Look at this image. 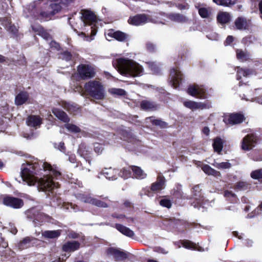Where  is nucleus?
Returning <instances> with one entry per match:
<instances>
[{"label": "nucleus", "instance_id": "obj_1", "mask_svg": "<svg viewBox=\"0 0 262 262\" xmlns=\"http://www.w3.org/2000/svg\"><path fill=\"white\" fill-rule=\"evenodd\" d=\"M60 176L61 173L50 164L35 160L32 163L23 164L20 177L16 178L15 180L29 186L37 184L39 190L51 191L58 187V184L53 181V178L58 179Z\"/></svg>", "mask_w": 262, "mask_h": 262}, {"label": "nucleus", "instance_id": "obj_2", "mask_svg": "<svg viewBox=\"0 0 262 262\" xmlns=\"http://www.w3.org/2000/svg\"><path fill=\"white\" fill-rule=\"evenodd\" d=\"M72 0H37L24 9L26 17L48 20L66 7Z\"/></svg>", "mask_w": 262, "mask_h": 262}, {"label": "nucleus", "instance_id": "obj_3", "mask_svg": "<svg viewBox=\"0 0 262 262\" xmlns=\"http://www.w3.org/2000/svg\"><path fill=\"white\" fill-rule=\"evenodd\" d=\"M113 64L122 75L130 77L141 76L143 74V68L133 60L120 58L113 61Z\"/></svg>", "mask_w": 262, "mask_h": 262}, {"label": "nucleus", "instance_id": "obj_4", "mask_svg": "<svg viewBox=\"0 0 262 262\" xmlns=\"http://www.w3.org/2000/svg\"><path fill=\"white\" fill-rule=\"evenodd\" d=\"M81 19L84 27L88 25L91 30L90 38L87 37L88 41H91L94 39V36L96 34L97 29L95 28L97 21V17L95 14L90 10L82 11Z\"/></svg>", "mask_w": 262, "mask_h": 262}, {"label": "nucleus", "instance_id": "obj_5", "mask_svg": "<svg viewBox=\"0 0 262 262\" xmlns=\"http://www.w3.org/2000/svg\"><path fill=\"white\" fill-rule=\"evenodd\" d=\"M84 89L91 97L95 99L101 100L104 98L105 93L103 86L98 81H90L85 84Z\"/></svg>", "mask_w": 262, "mask_h": 262}, {"label": "nucleus", "instance_id": "obj_6", "mask_svg": "<svg viewBox=\"0 0 262 262\" xmlns=\"http://www.w3.org/2000/svg\"><path fill=\"white\" fill-rule=\"evenodd\" d=\"M77 72L82 79H88L95 75L94 68L88 64H80L77 67Z\"/></svg>", "mask_w": 262, "mask_h": 262}, {"label": "nucleus", "instance_id": "obj_7", "mask_svg": "<svg viewBox=\"0 0 262 262\" xmlns=\"http://www.w3.org/2000/svg\"><path fill=\"white\" fill-rule=\"evenodd\" d=\"M76 197L84 203H89L98 207L106 208L108 207L107 204L105 202L94 198L90 195L78 193L76 195Z\"/></svg>", "mask_w": 262, "mask_h": 262}, {"label": "nucleus", "instance_id": "obj_8", "mask_svg": "<svg viewBox=\"0 0 262 262\" xmlns=\"http://www.w3.org/2000/svg\"><path fill=\"white\" fill-rule=\"evenodd\" d=\"M187 92L189 95L200 99H205L207 98L206 89L203 85H190L188 89Z\"/></svg>", "mask_w": 262, "mask_h": 262}, {"label": "nucleus", "instance_id": "obj_9", "mask_svg": "<svg viewBox=\"0 0 262 262\" xmlns=\"http://www.w3.org/2000/svg\"><path fill=\"white\" fill-rule=\"evenodd\" d=\"M184 105L192 111L200 109H209L211 107V103L209 101H205L204 102H195L193 101H185L183 102Z\"/></svg>", "mask_w": 262, "mask_h": 262}, {"label": "nucleus", "instance_id": "obj_10", "mask_svg": "<svg viewBox=\"0 0 262 262\" xmlns=\"http://www.w3.org/2000/svg\"><path fill=\"white\" fill-rule=\"evenodd\" d=\"M107 255L112 257L116 261H122L127 258V255L123 251L119 248L110 247L107 250Z\"/></svg>", "mask_w": 262, "mask_h": 262}, {"label": "nucleus", "instance_id": "obj_11", "mask_svg": "<svg viewBox=\"0 0 262 262\" xmlns=\"http://www.w3.org/2000/svg\"><path fill=\"white\" fill-rule=\"evenodd\" d=\"M4 205L15 209H18L24 205L23 201L19 198L10 196H6L3 198Z\"/></svg>", "mask_w": 262, "mask_h": 262}, {"label": "nucleus", "instance_id": "obj_12", "mask_svg": "<svg viewBox=\"0 0 262 262\" xmlns=\"http://www.w3.org/2000/svg\"><path fill=\"white\" fill-rule=\"evenodd\" d=\"M105 35L106 39L109 41L115 38L119 41H124L127 38V35L125 33L119 31H115L113 29L108 30L105 33Z\"/></svg>", "mask_w": 262, "mask_h": 262}, {"label": "nucleus", "instance_id": "obj_13", "mask_svg": "<svg viewBox=\"0 0 262 262\" xmlns=\"http://www.w3.org/2000/svg\"><path fill=\"white\" fill-rule=\"evenodd\" d=\"M182 74L178 68H173L170 73V83L173 88H177L179 85L182 80Z\"/></svg>", "mask_w": 262, "mask_h": 262}, {"label": "nucleus", "instance_id": "obj_14", "mask_svg": "<svg viewBox=\"0 0 262 262\" xmlns=\"http://www.w3.org/2000/svg\"><path fill=\"white\" fill-rule=\"evenodd\" d=\"M243 120V115L239 114L226 115L223 119V121L226 124L230 125L241 123Z\"/></svg>", "mask_w": 262, "mask_h": 262}, {"label": "nucleus", "instance_id": "obj_15", "mask_svg": "<svg viewBox=\"0 0 262 262\" xmlns=\"http://www.w3.org/2000/svg\"><path fill=\"white\" fill-rule=\"evenodd\" d=\"M150 21V18L145 14H138L130 17L128 20L129 24L134 26L143 25Z\"/></svg>", "mask_w": 262, "mask_h": 262}, {"label": "nucleus", "instance_id": "obj_16", "mask_svg": "<svg viewBox=\"0 0 262 262\" xmlns=\"http://www.w3.org/2000/svg\"><path fill=\"white\" fill-rule=\"evenodd\" d=\"M192 193L194 199L197 201V207L199 206L201 207L202 206V208H204V205H205L206 202H207V201H205V202H204V196L201 194L200 186L199 185L195 186L192 188ZM194 207H196V205L195 204Z\"/></svg>", "mask_w": 262, "mask_h": 262}, {"label": "nucleus", "instance_id": "obj_17", "mask_svg": "<svg viewBox=\"0 0 262 262\" xmlns=\"http://www.w3.org/2000/svg\"><path fill=\"white\" fill-rule=\"evenodd\" d=\"M256 138L253 135H248L243 140L242 148L243 150H249L254 146Z\"/></svg>", "mask_w": 262, "mask_h": 262}, {"label": "nucleus", "instance_id": "obj_18", "mask_svg": "<svg viewBox=\"0 0 262 262\" xmlns=\"http://www.w3.org/2000/svg\"><path fill=\"white\" fill-rule=\"evenodd\" d=\"M251 25V20L244 17H238L235 21V26L238 30H244L248 29Z\"/></svg>", "mask_w": 262, "mask_h": 262}, {"label": "nucleus", "instance_id": "obj_19", "mask_svg": "<svg viewBox=\"0 0 262 262\" xmlns=\"http://www.w3.org/2000/svg\"><path fill=\"white\" fill-rule=\"evenodd\" d=\"M91 152V149L84 144H80L78 149V153L79 155L83 157L86 161H88L90 164L91 162L90 159L92 154Z\"/></svg>", "mask_w": 262, "mask_h": 262}, {"label": "nucleus", "instance_id": "obj_20", "mask_svg": "<svg viewBox=\"0 0 262 262\" xmlns=\"http://www.w3.org/2000/svg\"><path fill=\"white\" fill-rule=\"evenodd\" d=\"M1 24L10 33L15 35L17 32V27L11 24V20L7 17H4L0 19Z\"/></svg>", "mask_w": 262, "mask_h": 262}, {"label": "nucleus", "instance_id": "obj_21", "mask_svg": "<svg viewBox=\"0 0 262 262\" xmlns=\"http://www.w3.org/2000/svg\"><path fill=\"white\" fill-rule=\"evenodd\" d=\"M79 243L73 241L65 243L62 246V249L65 252H71L77 250L79 248Z\"/></svg>", "mask_w": 262, "mask_h": 262}, {"label": "nucleus", "instance_id": "obj_22", "mask_svg": "<svg viewBox=\"0 0 262 262\" xmlns=\"http://www.w3.org/2000/svg\"><path fill=\"white\" fill-rule=\"evenodd\" d=\"M132 171L133 172V178L142 180L147 177V174L140 167L132 166Z\"/></svg>", "mask_w": 262, "mask_h": 262}, {"label": "nucleus", "instance_id": "obj_23", "mask_svg": "<svg viewBox=\"0 0 262 262\" xmlns=\"http://www.w3.org/2000/svg\"><path fill=\"white\" fill-rule=\"evenodd\" d=\"M118 172V170L109 168L103 169L99 174H103L108 180H114L117 179Z\"/></svg>", "mask_w": 262, "mask_h": 262}, {"label": "nucleus", "instance_id": "obj_24", "mask_svg": "<svg viewBox=\"0 0 262 262\" xmlns=\"http://www.w3.org/2000/svg\"><path fill=\"white\" fill-rule=\"evenodd\" d=\"M26 123L29 126L37 127L41 124V119L38 116H30L28 117Z\"/></svg>", "mask_w": 262, "mask_h": 262}, {"label": "nucleus", "instance_id": "obj_25", "mask_svg": "<svg viewBox=\"0 0 262 262\" xmlns=\"http://www.w3.org/2000/svg\"><path fill=\"white\" fill-rule=\"evenodd\" d=\"M164 178L161 176H160L158 177L157 181L152 184L151 186V190L152 191L161 190L164 188Z\"/></svg>", "mask_w": 262, "mask_h": 262}, {"label": "nucleus", "instance_id": "obj_26", "mask_svg": "<svg viewBox=\"0 0 262 262\" xmlns=\"http://www.w3.org/2000/svg\"><path fill=\"white\" fill-rule=\"evenodd\" d=\"M168 17L171 20L177 23H184L188 21V18L185 16L180 13H170Z\"/></svg>", "mask_w": 262, "mask_h": 262}, {"label": "nucleus", "instance_id": "obj_27", "mask_svg": "<svg viewBox=\"0 0 262 262\" xmlns=\"http://www.w3.org/2000/svg\"><path fill=\"white\" fill-rule=\"evenodd\" d=\"M231 19V15L226 12H220L217 15V21L222 24L228 23Z\"/></svg>", "mask_w": 262, "mask_h": 262}, {"label": "nucleus", "instance_id": "obj_28", "mask_svg": "<svg viewBox=\"0 0 262 262\" xmlns=\"http://www.w3.org/2000/svg\"><path fill=\"white\" fill-rule=\"evenodd\" d=\"M29 98V94L26 92H21L16 95L15 99V103L17 105L24 104Z\"/></svg>", "mask_w": 262, "mask_h": 262}, {"label": "nucleus", "instance_id": "obj_29", "mask_svg": "<svg viewBox=\"0 0 262 262\" xmlns=\"http://www.w3.org/2000/svg\"><path fill=\"white\" fill-rule=\"evenodd\" d=\"M52 113L54 115L58 118L59 120L64 122H68L69 121V118L66 113L62 111L54 108L52 110Z\"/></svg>", "mask_w": 262, "mask_h": 262}, {"label": "nucleus", "instance_id": "obj_30", "mask_svg": "<svg viewBox=\"0 0 262 262\" xmlns=\"http://www.w3.org/2000/svg\"><path fill=\"white\" fill-rule=\"evenodd\" d=\"M116 229L123 234L132 237L134 236V232L129 228L120 224H116Z\"/></svg>", "mask_w": 262, "mask_h": 262}, {"label": "nucleus", "instance_id": "obj_31", "mask_svg": "<svg viewBox=\"0 0 262 262\" xmlns=\"http://www.w3.org/2000/svg\"><path fill=\"white\" fill-rule=\"evenodd\" d=\"M36 239L32 237H26L19 244L20 249H25L30 247L32 244H35Z\"/></svg>", "mask_w": 262, "mask_h": 262}, {"label": "nucleus", "instance_id": "obj_32", "mask_svg": "<svg viewBox=\"0 0 262 262\" xmlns=\"http://www.w3.org/2000/svg\"><path fill=\"white\" fill-rule=\"evenodd\" d=\"M202 169L203 171L208 175L213 176L216 177H221V174L220 172L214 169L211 168L208 165H205L202 167Z\"/></svg>", "mask_w": 262, "mask_h": 262}, {"label": "nucleus", "instance_id": "obj_33", "mask_svg": "<svg viewBox=\"0 0 262 262\" xmlns=\"http://www.w3.org/2000/svg\"><path fill=\"white\" fill-rule=\"evenodd\" d=\"M250 55L246 51L237 49L236 50V57L241 61H245L250 58Z\"/></svg>", "mask_w": 262, "mask_h": 262}, {"label": "nucleus", "instance_id": "obj_34", "mask_svg": "<svg viewBox=\"0 0 262 262\" xmlns=\"http://www.w3.org/2000/svg\"><path fill=\"white\" fill-rule=\"evenodd\" d=\"M60 235V230L45 231L42 232V235L46 238H55Z\"/></svg>", "mask_w": 262, "mask_h": 262}, {"label": "nucleus", "instance_id": "obj_35", "mask_svg": "<svg viewBox=\"0 0 262 262\" xmlns=\"http://www.w3.org/2000/svg\"><path fill=\"white\" fill-rule=\"evenodd\" d=\"M141 107L144 110H154L157 107V104L153 102L144 100L141 103Z\"/></svg>", "mask_w": 262, "mask_h": 262}, {"label": "nucleus", "instance_id": "obj_36", "mask_svg": "<svg viewBox=\"0 0 262 262\" xmlns=\"http://www.w3.org/2000/svg\"><path fill=\"white\" fill-rule=\"evenodd\" d=\"M131 170L132 166L124 167L120 170L119 173L118 172V174L120 177L123 178L124 179H127L128 178L132 177Z\"/></svg>", "mask_w": 262, "mask_h": 262}, {"label": "nucleus", "instance_id": "obj_37", "mask_svg": "<svg viewBox=\"0 0 262 262\" xmlns=\"http://www.w3.org/2000/svg\"><path fill=\"white\" fill-rule=\"evenodd\" d=\"M252 73V71L249 69H244L240 68H237V79L240 80L242 77H248Z\"/></svg>", "mask_w": 262, "mask_h": 262}, {"label": "nucleus", "instance_id": "obj_38", "mask_svg": "<svg viewBox=\"0 0 262 262\" xmlns=\"http://www.w3.org/2000/svg\"><path fill=\"white\" fill-rule=\"evenodd\" d=\"M60 105L64 109L71 113L76 112L78 109L75 104L67 102L66 101H62Z\"/></svg>", "mask_w": 262, "mask_h": 262}, {"label": "nucleus", "instance_id": "obj_39", "mask_svg": "<svg viewBox=\"0 0 262 262\" xmlns=\"http://www.w3.org/2000/svg\"><path fill=\"white\" fill-rule=\"evenodd\" d=\"M212 164L213 166L219 169H227L231 167V164L228 161L223 162L221 163L214 161V162Z\"/></svg>", "mask_w": 262, "mask_h": 262}, {"label": "nucleus", "instance_id": "obj_40", "mask_svg": "<svg viewBox=\"0 0 262 262\" xmlns=\"http://www.w3.org/2000/svg\"><path fill=\"white\" fill-rule=\"evenodd\" d=\"M59 58L66 61H73L74 60V56L70 52L68 51H65L59 55Z\"/></svg>", "mask_w": 262, "mask_h": 262}, {"label": "nucleus", "instance_id": "obj_41", "mask_svg": "<svg viewBox=\"0 0 262 262\" xmlns=\"http://www.w3.org/2000/svg\"><path fill=\"white\" fill-rule=\"evenodd\" d=\"M223 142L221 138H216L214 139L213 147L216 152H220L223 149Z\"/></svg>", "mask_w": 262, "mask_h": 262}, {"label": "nucleus", "instance_id": "obj_42", "mask_svg": "<svg viewBox=\"0 0 262 262\" xmlns=\"http://www.w3.org/2000/svg\"><path fill=\"white\" fill-rule=\"evenodd\" d=\"M146 120L147 122H148L149 120V121L151 122L153 124L156 126H159L161 128H165L167 126V124L165 122H164L160 119L155 120L153 119V117H149L147 118Z\"/></svg>", "mask_w": 262, "mask_h": 262}, {"label": "nucleus", "instance_id": "obj_43", "mask_svg": "<svg viewBox=\"0 0 262 262\" xmlns=\"http://www.w3.org/2000/svg\"><path fill=\"white\" fill-rule=\"evenodd\" d=\"M108 92L114 96H125L126 92L122 89L112 88L109 89Z\"/></svg>", "mask_w": 262, "mask_h": 262}, {"label": "nucleus", "instance_id": "obj_44", "mask_svg": "<svg viewBox=\"0 0 262 262\" xmlns=\"http://www.w3.org/2000/svg\"><path fill=\"white\" fill-rule=\"evenodd\" d=\"M213 2L218 5L230 6L234 5L236 0H213Z\"/></svg>", "mask_w": 262, "mask_h": 262}, {"label": "nucleus", "instance_id": "obj_45", "mask_svg": "<svg viewBox=\"0 0 262 262\" xmlns=\"http://www.w3.org/2000/svg\"><path fill=\"white\" fill-rule=\"evenodd\" d=\"M199 13L203 18H209L211 14V10L206 8H200L199 9Z\"/></svg>", "mask_w": 262, "mask_h": 262}, {"label": "nucleus", "instance_id": "obj_46", "mask_svg": "<svg viewBox=\"0 0 262 262\" xmlns=\"http://www.w3.org/2000/svg\"><path fill=\"white\" fill-rule=\"evenodd\" d=\"M255 94L256 95L261 94V95L253 97L250 101L262 104V89H255Z\"/></svg>", "mask_w": 262, "mask_h": 262}, {"label": "nucleus", "instance_id": "obj_47", "mask_svg": "<svg viewBox=\"0 0 262 262\" xmlns=\"http://www.w3.org/2000/svg\"><path fill=\"white\" fill-rule=\"evenodd\" d=\"M181 244L185 248L192 250L196 249V245L189 241H184Z\"/></svg>", "mask_w": 262, "mask_h": 262}, {"label": "nucleus", "instance_id": "obj_48", "mask_svg": "<svg viewBox=\"0 0 262 262\" xmlns=\"http://www.w3.org/2000/svg\"><path fill=\"white\" fill-rule=\"evenodd\" d=\"M65 127L71 132L78 133L80 132V129L75 125L67 123L65 124Z\"/></svg>", "mask_w": 262, "mask_h": 262}, {"label": "nucleus", "instance_id": "obj_49", "mask_svg": "<svg viewBox=\"0 0 262 262\" xmlns=\"http://www.w3.org/2000/svg\"><path fill=\"white\" fill-rule=\"evenodd\" d=\"M251 177L254 179H262V169L252 171L251 173Z\"/></svg>", "mask_w": 262, "mask_h": 262}, {"label": "nucleus", "instance_id": "obj_50", "mask_svg": "<svg viewBox=\"0 0 262 262\" xmlns=\"http://www.w3.org/2000/svg\"><path fill=\"white\" fill-rule=\"evenodd\" d=\"M149 67L151 69V70L155 73V74H158L160 71V69L156 63L151 62L148 63Z\"/></svg>", "mask_w": 262, "mask_h": 262}, {"label": "nucleus", "instance_id": "obj_51", "mask_svg": "<svg viewBox=\"0 0 262 262\" xmlns=\"http://www.w3.org/2000/svg\"><path fill=\"white\" fill-rule=\"evenodd\" d=\"M46 216L41 212H37L36 214H34V222L36 221L38 222H42L44 221V217Z\"/></svg>", "mask_w": 262, "mask_h": 262}, {"label": "nucleus", "instance_id": "obj_52", "mask_svg": "<svg viewBox=\"0 0 262 262\" xmlns=\"http://www.w3.org/2000/svg\"><path fill=\"white\" fill-rule=\"evenodd\" d=\"M160 204L165 207L169 208L171 206V201L167 199H163L160 201Z\"/></svg>", "mask_w": 262, "mask_h": 262}, {"label": "nucleus", "instance_id": "obj_53", "mask_svg": "<svg viewBox=\"0 0 262 262\" xmlns=\"http://www.w3.org/2000/svg\"><path fill=\"white\" fill-rule=\"evenodd\" d=\"M248 184L245 182H239L236 184V188L238 190H245L247 188Z\"/></svg>", "mask_w": 262, "mask_h": 262}, {"label": "nucleus", "instance_id": "obj_54", "mask_svg": "<svg viewBox=\"0 0 262 262\" xmlns=\"http://www.w3.org/2000/svg\"><path fill=\"white\" fill-rule=\"evenodd\" d=\"M94 150L98 154H101L103 150V146L102 144L96 143L94 144Z\"/></svg>", "mask_w": 262, "mask_h": 262}, {"label": "nucleus", "instance_id": "obj_55", "mask_svg": "<svg viewBox=\"0 0 262 262\" xmlns=\"http://www.w3.org/2000/svg\"><path fill=\"white\" fill-rule=\"evenodd\" d=\"M154 251L159 253H162L163 254H166L168 253V251H166L164 248H162L160 247H156L154 249Z\"/></svg>", "mask_w": 262, "mask_h": 262}, {"label": "nucleus", "instance_id": "obj_56", "mask_svg": "<svg viewBox=\"0 0 262 262\" xmlns=\"http://www.w3.org/2000/svg\"><path fill=\"white\" fill-rule=\"evenodd\" d=\"M50 47L51 49L59 50L60 49V46L59 45L55 42V41H51L50 42Z\"/></svg>", "mask_w": 262, "mask_h": 262}, {"label": "nucleus", "instance_id": "obj_57", "mask_svg": "<svg viewBox=\"0 0 262 262\" xmlns=\"http://www.w3.org/2000/svg\"><path fill=\"white\" fill-rule=\"evenodd\" d=\"M224 196L227 198H232L233 199V200L235 199L236 197L235 194H234L232 192H231L230 191H228V190L225 191Z\"/></svg>", "mask_w": 262, "mask_h": 262}, {"label": "nucleus", "instance_id": "obj_58", "mask_svg": "<svg viewBox=\"0 0 262 262\" xmlns=\"http://www.w3.org/2000/svg\"><path fill=\"white\" fill-rule=\"evenodd\" d=\"M32 30L38 34H40L41 31L43 30V28L40 26H32Z\"/></svg>", "mask_w": 262, "mask_h": 262}, {"label": "nucleus", "instance_id": "obj_59", "mask_svg": "<svg viewBox=\"0 0 262 262\" xmlns=\"http://www.w3.org/2000/svg\"><path fill=\"white\" fill-rule=\"evenodd\" d=\"M41 37L46 40H49L51 38V36L46 32L43 29L39 34Z\"/></svg>", "mask_w": 262, "mask_h": 262}, {"label": "nucleus", "instance_id": "obj_60", "mask_svg": "<svg viewBox=\"0 0 262 262\" xmlns=\"http://www.w3.org/2000/svg\"><path fill=\"white\" fill-rule=\"evenodd\" d=\"M207 37L208 39L212 40H216L218 39V35L215 33H213L212 34H210L207 35Z\"/></svg>", "mask_w": 262, "mask_h": 262}, {"label": "nucleus", "instance_id": "obj_61", "mask_svg": "<svg viewBox=\"0 0 262 262\" xmlns=\"http://www.w3.org/2000/svg\"><path fill=\"white\" fill-rule=\"evenodd\" d=\"M62 207L68 210H69L70 208L73 209L74 210H75V208L74 207V206L71 203H63L62 205Z\"/></svg>", "mask_w": 262, "mask_h": 262}, {"label": "nucleus", "instance_id": "obj_62", "mask_svg": "<svg viewBox=\"0 0 262 262\" xmlns=\"http://www.w3.org/2000/svg\"><path fill=\"white\" fill-rule=\"evenodd\" d=\"M147 49L149 51H152L155 49V46L154 44L151 42H148L146 45Z\"/></svg>", "mask_w": 262, "mask_h": 262}, {"label": "nucleus", "instance_id": "obj_63", "mask_svg": "<svg viewBox=\"0 0 262 262\" xmlns=\"http://www.w3.org/2000/svg\"><path fill=\"white\" fill-rule=\"evenodd\" d=\"M233 41V37L232 36H228L226 40L225 41V45H230L232 41Z\"/></svg>", "mask_w": 262, "mask_h": 262}, {"label": "nucleus", "instance_id": "obj_64", "mask_svg": "<svg viewBox=\"0 0 262 262\" xmlns=\"http://www.w3.org/2000/svg\"><path fill=\"white\" fill-rule=\"evenodd\" d=\"M58 148L62 152H64L66 150V147L64 144L63 142H60L58 144Z\"/></svg>", "mask_w": 262, "mask_h": 262}]
</instances>
